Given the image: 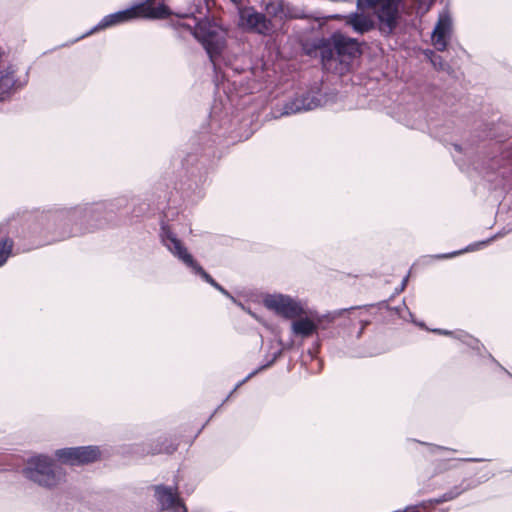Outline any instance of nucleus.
<instances>
[{
  "label": "nucleus",
  "instance_id": "1",
  "mask_svg": "<svg viewBox=\"0 0 512 512\" xmlns=\"http://www.w3.org/2000/svg\"><path fill=\"white\" fill-rule=\"evenodd\" d=\"M402 0H357L358 11L344 16L345 23L354 32L364 34L375 28L374 14L379 30L390 34L397 25L399 5Z\"/></svg>",
  "mask_w": 512,
  "mask_h": 512
},
{
  "label": "nucleus",
  "instance_id": "2",
  "mask_svg": "<svg viewBox=\"0 0 512 512\" xmlns=\"http://www.w3.org/2000/svg\"><path fill=\"white\" fill-rule=\"evenodd\" d=\"M316 49L323 68L340 75L348 72L352 61L361 54L357 40L341 32L319 40Z\"/></svg>",
  "mask_w": 512,
  "mask_h": 512
},
{
  "label": "nucleus",
  "instance_id": "3",
  "mask_svg": "<svg viewBox=\"0 0 512 512\" xmlns=\"http://www.w3.org/2000/svg\"><path fill=\"white\" fill-rule=\"evenodd\" d=\"M177 29L182 34H192L203 45L213 64L226 47L227 30L208 18L198 21L194 26L179 22Z\"/></svg>",
  "mask_w": 512,
  "mask_h": 512
},
{
  "label": "nucleus",
  "instance_id": "4",
  "mask_svg": "<svg viewBox=\"0 0 512 512\" xmlns=\"http://www.w3.org/2000/svg\"><path fill=\"white\" fill-rule=\"evenodd\" d=\"M23 474L30 481L46 488L57 486L65 477L62 469L45 455L31 457L23 469Z\"/></svg>",
  "mask_w": 512,
  "mask_h": 512
},
{
  "label": "nucleus",
  "instance_id": "5",
  "mask_svg": "<svg viewBox=\"0 0 512 512\" xmlns=\"http://www.w3.org/2000/svg\"><path fill=\"white\" fill-rule=\"evenodd\" d=\"M169 14V9L164 4L161 3L155 6L154 0H146L145 2L135 5L129 9L105 16L99 23V26L101 28H106L135 18H165Z\"/></svg>",
  "mask_w": 512,
  "mask_h": 512
},
{
  "label": "nucleus",
  "instance_id": "6",
  "mask_svg": "<svg viewBox=\"0 0 512 512\" xmlns=\"http://www.w3.org/2000/svg\"><path fill=\"white\" fill-rule=\"evenodd\" d=\"M238 26L247 32L263 36H270L275 32V25L272 20L253 7L239 9Z\"/></svg>",
  "mask_w": 512,
  "mask_h": 512
},
{
  "label": "nucleus",
  "instance_id": "7",
  "mask_svg": "<svg viewBox=\"0 0 512 512\" xmlns=\"http://www.w3.org/2000/svg\"><path fill=\"white\" fill-rule=\"evenodd\" d=\"M55 457L63 464L75 466L96 461L100 457L97 446L69 447L58 449Z\"/></svg>",
  "mask_w": 512,
  "mask_h": 512
},
{
  "label": "nucleus",
  "instance_id": "8",
  "mask_svg": "<svg viewBox=\"0 0 512 512\" xmlns=\"http://www.w3.org/2000/svg\"><path fill=\"white\" fill-rule=\"evenodd\" d=\"M263 303L267 309L287 319L298 318L304 314L301 303L293 300L289 296L268 295L264 298Z\"/></svg>",
  "mask_w": 512,
  "mask_h": 512
},
{
  "label": "nucleus",
  "instance_id": "9",
  "mask_svg": "<svg viewBox=\"0 0 512 512\" xmlns=\"http://www.w3.org/2000/svg\"><path fill=\"white\" fill-rule=\"evenodd\" d=\"M155 498L163 512H187V508L179 497L178 487L158 485L154 487Z\"/></svg>",
  "mask_w": 512,
  "mask_h": 512
},
{
  "label": "nucleus",
  "instance_id": "10",
  "mask_svg": "<svg viewBox=\"0 0 512 512\" xmlns=\"http://www.w3.org/2000/svg\"><path fill=\"white\" fill-rule=\"evenodd\" d=\"M452 34V19L447 11L440 13L431 35L432 45L438 51L446 50Z\"/></svg>",
  "mask_w": 512,
  "mask_h": 512
},
{
  "label": "nucleus",
  "instance_id": "11",
  "mask_svg": "<svg viewBox=\"0 0 512 512\" xmlns=\"http://www.w3.org/2000/svg\"><path fill=\"white\" fill-rule=\"evenodd\" d=\"M169 244L167 245L169 250L176 255L180 260H182L187 266L192 268L197 262L194 260L192 255L187 251V249L182 245L180 240L176 237L170 236L168 237Z\"/></svg>",
  "mask_w": 512,
  "mask_h": 512
},
{
  "label": "nucleus",
  "instance_id": "12",
  "mask_svg": "<svg viewBox=\"0 0 512 512\" xmlns=\"http://www.w3.org/2000/svg\"><path fill=\"white\" fill-rule=\"evenodd\" d=\"M317 329L316 323L308 317H299L292 323V331L296 335L308 337Z\"/></svg>",
  "mask_w": 512,
  "mask_h": 512
},
{
  "label": "nucleus",
  "instance_id": "13",
  "mask_svg": "<svg viewBox=\"0 0 512 512\" xmlns=\"http://www.w3.org/2000/svg\"><path fill=\"white\" fill-rule=\"evenodd\" d=\"M13 248L11 239H4L0 241V266H2L8 259Z\"/></svg>",
  "mask_w": 512,
  "mask_h": 512
},
{
  "label": "nucleus",
  "instance_id": "14",
  "mask_svg": "<svg viewBox=\"0 0 512 512\" xmlns=\"http://www.w3.org/2000/svg\"><path fill=\"white\" fill-rule=\"evenodd\" d=\"M192 269L195 273L200 275L206 282L214 286L215 288L223 291V288L198 264L196 263Z\"/></svg>",
  "mask_w": 512,
  "mask_h": 512
},
{
  "label": "nucleus",
  "instance_id": "15",
  "mask_svg": "<svg viewBox=\"0 0 512 512\" xmlns=\"http://www.w3.org/2000/svg\"><path fill=\"white\" fill-rule=\"evenodd\" d=\"M456 495L452 494L451 492L444 494L441 498L434 499L433 502L438 504L445 501L452 500Z\"/></svg>",
  "mask_w": 512,
  "mask_h": 512
},
{
  "label": "nucleus",
  "instance_id": "16",
  "mask_svg": "<svg viewBox=\"0 0 512 512\" xmlns=\"http://www.w3.org/2000/svg\"><path fill=\"white\" fill-rule=\"evenodd\" d=\"M431 450L434 451H446L449 450L448 448L441 447V446H431Z\"/></svg>",
  "mask_w": 512,
  "mask_h": 512
},
{
  "label": "nucleus",
  "instance_id": "17",
  "mask_svg": "<svg viewBox=\"0 0 512 512\" xmlns=\"http://www.w3.org/2000/svg\"><path fill=\"white\" fill-rule=\"evenodd\" d=\"M467 461H472V462H478V461H481V459H478V458H469V459H466Z\"/></svg>",
  "mask_w": 512,
  "mask_h": 512
},
{
  "label": "nucleus",
  "instance_id": "18",
  "mask_svg": "<svg viewBox=\"0 0 512 512\" xmlns=\"http://www.w3.org/2000/svg\"><path fill=\"white\" fill-rule=\"evenodd\" d=\"M459 254V252H454V253H451V254H447V255H444L443 257H452V256H455Z\"/></svg>",
  "mask_w": 512,
  "mask_h": 512
},
{
  "label": "nucleus",
  "instance_id": "19",
  "mask_svg": "<svg viewBox=\"0 0 512 512\" xmlns=\"http://www.w3.org/2000/svg\"><path fill=\"white\" fill-rule=\"evenodd\" d=\"M437 59H440V57L439 56H437V57L434 56V58L431 60L434 65H436V60Z\"/></svg>",
  "mask_w": 512,
  "mask_h": 512
},
{
  "label": "nucleus",
  "instance_id": "20",
  "mask_svg": "<svg viewBox=\"0 0 512 512\" xmlns=\"http://www.w3.org/2000/svg\"><path fill=\"white\" fill-rule=\"evenodd\" d=\"M234 3H239L241 0H232Z\"/></svg>",
  "mask_w": 512,
  "mask_h": 512
},
{
  "label": "nucleus",
  "instance_id": "21",
  "mask_svg": "<svg viewBox=\"0 0 512 512\" xmlns=\"http://www.w3.org/2000/svg\"><path fill=\"white\" fill-rule=\"evenodd\" d=\"M175 449H176L175 447H172V449H171V450H169L168 452H172V451H174Z\"/></svg>",
  "mask_w": 512,
  "mask_h": 512
},
{
  "label": "nucleus",
  "instance_id": "22",
  "mask_svg": "<svg viewBox=\"0 0 512 512\" xmlns=\"http://www.w3.org/2000/svg\"><path fill=\"white\" fill-rule=\"evenodd\" d=\"M207 3V0H204Z\"/></svg>",
  "mask_w": 512,
  "mask_h": 512
}]
</instances>
